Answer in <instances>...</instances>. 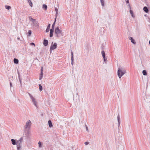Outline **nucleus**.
<instances>
[{
  "label": "nucleus",
  "mask_w": 150,
  "mask_h": 150,
  "mask_svg": "<svg viewBox=\"0 0 150 150\" xmlns=\"http://www.w3.org/2000/svg\"><path fill=\"white\" fill-rule=\"evenodd\" d=\"M23 141V137H22L16 141V145L17 150H21Z\"/></svg>",
  "instance_id": "1"
},
{
  "label": "nucleus",
  "mask_w": 150,
  "mask_h": 150,
  "mask_svg": "<svg viewBox=\"0 0 150 150\" xmlns=\"http://www.w3.org/2000/svg\"><path fill=\"white\" fill-rule=\"evenodd\" d=\"M126 72V70L123 68H118L117 75L120 78Z\"/></svg>",
  "instance_id": "2"
},
{
  "label": "nucleus",
  "mask_w": 150,
  "mask_h": 150,
  "mask_svg": "<svg viewBox=\"0 0 150 150\" xmlns=\"http://www.w3.org/2000/svg\"><path fill=\"white\" fill-rule=\"evenodd\" d=\"M29 20L32 22V25L35 27H38V22L35 19H33L31 16H30L29 17Z\"/></svg>",
  "instance_id": "3"
},
{
  "label": "nucleus",
  "mask_w": 150,
  "mask_h": 150,
  "mask_svg": "<svg viewBox=\"0 0 150 150\" xmlns=\"http://www.w3.org/2000/svg\"><path fill=\"white\" fill-rule=\"evenodd\" d=\"M55 33L57 37H59L61 36L60 34H62V31L59 29L58 27L55 28Z\"/></svg>",
  "instance_id": "4"
},
{
  "label": "nucleus",
  "mask_w": 150,
  "mask_h": 150,
  "mask_svg": "<svg viewBox=\"0 0 150 150\" xmlns=\"http://www.w3.org/2000/svg\"><path fill=\"white\" fill-rule=\"evenodd\" d=\"M31 124V121L29 120H28L26 122L25 126L24 127L25 129H29L30 127Z\"/></svg>",
  "instance_id": "5"
},
{
  "label": "nucleus",
  "mask_w": 150,
  "mask_h": 150,
  "mask_svg": "<svg viewBox=\"0 0 150 150\" xmlns=\"http://www.w3.org/2000/svg\"><path fill=\"white\" fill-rule=\"evenodd\" d=\"M29 96L32 100V101L34 104V105L36 107H37V102L36 100H35V98L33 97L29 93Z\"/></svg>",
  "instance_id": "6"
},
{
  "label": "nucleus",
  "mask_w": 150,
  "mask_h": 150,
  "mask_svg": "<svg viewBox=\"0 0 150 150\" xmlns=\"http://www.w3.org/2000/svg\"><path fill=\"white\" fill-rule=\"evenodd\" d=\"M57 43H55L54 44H53V42H52V44L50 47V50H54L55 49L57 48Z\"/></svg>",
  "instance_id": "7"
},
{
  "label": "nucleus",
  "mask_w": 150,
  "mask_h": 150,
  "mask_svg": "<svg viewBox=\"0 0 150 150\" xmlns=\"http://www.w3.org/2000/svg\"><path fill=\"white\" fill-rule=\"evenodd\" d=\"M25 134L27 137H28L30 134V132L28 130L25 129Z\"/></svg>",
  "instance_id": "8"
},
{
  "label": "nucleus",
  "mask_w": 150,
  "mask_h": 150,
  "mask_svg": "<svg viewBox=\"0 0 150 150\" xmlns=\"http://www.w3.org/2000/svg\"><path fill=\"white\" fill-rule=\"evenodd\" d=\"M128 38L129 40H131V42H132L134 44H136V42L133 39V38L131 37H128Z\"/></svg>",
  "instance_id": "9"
},
{
  "label": "nucleus",
  "mask_w": 150,
  "mask_h": 150,
  "mask_svg": "<svg viewBox=\"0 0 150 150\" xmlns=\"http://www.w3.org/2000/svg\"><path fill=\"white\" fill-rule=\"evenodd\" d=\"M117 119L118 121V127H119L120 125V116L119 114H118L117 117Z\"/></svg>",
  "instance_id": "10"
},
{
  "label": "nucleus",
  "mask_w": 150,
  "mask_h": 150,
  "mask_svg": "<svg viewBox=\"0 0 150 150\" xmlns=\"http://www.w3.org/2000/svg\"><path fill=\"white\" fill-rule=\"evenodd\" d=\"M48 41L46 40H44L43 41V44L45 46H46L48 44Z\"/></svg>",
  "instance_id": "11"
},
{
  "label": "nucleus",
  "mask_w": 150,
  "mask_h": 150,
  "mask_svg": "<svg viewBox=\"0 0 150 150\" xmlns=\"http://www.w3.org/2000/svg\"><path fill=\"white\" fill-rule=\"evenodd\" d=\"M12 144L13 145H15L16 144V141L15 140L12 139L11 140Z\"/></svg>",
  "instance_id": "12"
},
{
  "label": "nucleus",
  "mask_w": 150,
  "mask_h": 150,
  "mask_svg": "<svg viewBox=\"0 0 150 150\" xmlns=\"http://www.w3.org/2000/svg\"><path fill=\"white\" fill-rule=\"evenodd\" d=\"M50 24H49L47 26V28L46 30V32L47 33V32H48L49 31V30H50Z\"/></svg>",
  "instance_id": "13"
},
{
  "label": "nucleus",
  "mask_w": 150,
  "mask_h": 150,
  "mask_svg": "<svg viewBox=\"0 0 150 150\" xmlns=\"http://www.w3.org/2000/svg\"><path fill=\"white\" fill-rule=\"evenodd\" d=\"M143 10L146 13L149 12V10L146 6H145L144 7Z\"/></svg>",
  "instance_id": "14"
},
{
  "label": "nucleus",
  "mask_w": 150,
  "mask_h": 150,
  "mask_svg": "<svg viewBox=\"0 0 150 150\" xmlns=\"http://www.w3.org/2000/svg\"><path fill=\"white\" fill-rule=\"evenodd\" d=\"M13 62L15 64H17L18 63V60L16 58H14L13 59Z\"/></svg>",
  "instance_id": "15"
},
{
  "label": "nucleus",
  "mask_w": 150,
  "mask_h": 150,
  "mask_svg": "<svg viewBox=\"0 0 150 150\" xmlns=\"http://www.w3.org/2000/svg\"><path fill=\"white\" fill-rule=\"evenodd\" d=\"M48 125L50 127H52V122L51 120H49L48 121Z\"/></svg>",
  "instance_id": "16"
},
{
  "label": "nucleus",
  "mask_w": 150,
  "mask_h": 150,
  "mask_svg": "<svg viewBox=\"0 0 150 150\" xmlns=\"http://www.w3.org/2000/svg\"><path fill=\"white\" fill-rule=\"evenodd\" d=\"M130 13L131 15V16L132 18H135V16L134 15L132 11L131 10H130Z\"/></svg>",
  "instance_id": "17"
},
{
  "label": "nucleus",
  "mask_w": 150,
  "mask_h": 150,
  "mask_svg": "<svg viewBox=\"0 0 150 150\" xmlns=\"http://www.w3.org/2000/svg\"><path fill=\"white\" fill-rule=\"evenodd\" d=\"M42 8L44 9L45 10H46L47 8V6L46 5L44 4L42 6Z\"/></svg>",
  "instance_id": "18"
},
{
  "label": "nucleus",
  "mask_w": 150,
  "mask_h": 150,
  "mask_svg": "<svg viewBox=\"0 0 150 150\" xmlns=\"http://www.w3.org/2000/svg\"><path fill=\"white\" fill-rule=\"evenodd\" d=\"M28 1L29 4L30 6L31 7H32L33 4L31 1V0H28Z\"/></svg>",
  "instance_id": "19"
},
{
  "label": "nucleus",
  "mask_w": 150,
  "mask_h": 150,
  "mask_svg": "<svg viewBox=\"0 0 150 150\" xmlns=\"http://www.w3.org/2000/svg\"><path fill=\"white\" fill-rule=\"evenodd\" d=\"M43 73L41 72L40 74V76L39 78V79L40 80H41L42 79L43 76Z\"/></svg>",
  "instance_id": "20"
},
{
  "label": "nucleus",
  "mask_w": 150,
  "mask_h": 150,
  "mask_svg": "<svg viewBox=\"0 0 150 150\" xmlns=\"http://www.w3.org/2000/svg\"><path fill=\"white\" fill-rule=\"evenodd\" d=\"M39 90L40 91H41L42 90V87L40 84H39Z\"/></svg>",
  "instance_id": "21"
},
{
  "label": "nucleus",
  "mask_w": 150,
  "mask_h": 150,
  "mask_svg": "<svg viewBox=\"0 0 150 150\" xmlns=\"http://www.w3.org/2000/svg\"><path fill=\"white\" fill-rule=\"evenodd\" d=\"M142 73L144 75H146L147 74V72L145 70H144L143 71Z\"/></svg>",
  "instance_id": "22"
},
{
  "label": "nucleus",
  "mask_w": 150,
  "mask_h": 150,
  "mask_svg": "<svg viewBox=\"0 0 150 150\" xmlns=\"http://www.w3.org/2000/svg\"><path fill=\"white\" fill-rule=\"evenodd\" d=\"M101 54L103 57H105V54L104 51L103 50L101 52Z\"/></svg>",
  "instance_id": "23"
},
{
  "label": "nucleus",
  "mask_w": 150,
  "mask_h": 150,
  "mask_svg": "<svg viewBox=\"0 0 150 150\" xmlns=\"http://www.w3.org/2000/svg\"><path fill=\"white\" fill-rule=\"evenodd\" d=\"M56 18H55L54 22L52 24V28L53 29H54V26L55 22H56Z\"/></svg>",
  "instance_id": "24"
},
{
  "label": "nucleus",
  "mask_w": 150,
  "mask_h": 150,
  "mask_svg": "<svg viewBox=\"0 0 150 150\" xmlns=\"http://www.w3.org/2000/svg\"><path fill=\"white\" fill-rule=\"evenodd\" d=\"M5 8L9 10L11 9V7L10 6H5Z\"/></svg>",
  "instance_id": "25"
},
{
  "label": "nucleus",
  "mask_w": 150,
  "mask_h": 150,
  "mask_svg": "<svg viewBox=\"0 0 150 150\" xmlns=\"http://www.w3.org/2000/svg\"><path fill=\"white\" fill-rule=\"evenodd\" d=\"M101 4L103 6H104V0H100Z\"/></svg>",
  "instance_id": "26"
},
{
  "label": "nucleus",
  "mask_w": 150,
  "mask_h": 150,
  "mask_svg": "<svg viewBox=\"0 0 150 150\" xmlns=\"http://www.w3.org/2000/svg\"><path fill=\"white\" fill-rule=\"evenodd\" d=\"M71 59H74V56H73V52H71Z\"/></svg>",
  "instance_id": "27"
},
{
  "label": "nucleus",
  "mask_w": 150,
  "mask_h": 150,
  "mask_svg": "<svg viewBox=\"0 0 150 150\" xmlns=\"http://www.w3.org/2000/svg\"><path fill=\"white\" fill-rule=\"evenodd\" d=\"M38 144H39V147H42V144L41 142H38Z\"/></svg>",
  "instance_id": "28"
},
{
  "label": "nucleus",
  "mask_w": 150,
  "mask_h": 150,
  "mask_svg": "<svg viewBox=\"0 0 150 150\" xmlns=\"http://www.w3.org/2000/svg\"><path fill=\"white\" fill-rule=\"evenodd\" d=\"M71 64L73 65L74 63V59H71Z\"/></svg>",
  "instance_id": "29"
},
{
  "label": "nucleus",
  "mask_w": 150,
  "mask_h": 150,
  "mask_svg": "<svg viewBox=\"0 0 150 150\" xmlns=\"http://www.w3.org/2000/svg\"><path fill=\"white\" fill-rule=\"evenodd\" d=\"M54 29H53L52 28L50 30V32L53 33L54 32Z\"/></svg>",
  "instance_id": "30"
},
{
  "label": "nucleus",
  "mask_w": 150,
  "mask_h": 150,
  "mask_svg": "<svg viewBox=\"0 0 150 150\" xmlns=\"http://www.w3.org/2000/svg\"><path fill=\"white\" fill-rule=\"evenodd\" d=\"M53 33H50V37H52L53 36Z\"/></svg>",
  "instance_id": "31"
},
{
  "label": "nucleus",
  "mask_w": 150,
  "mask_h": 150,
  "mask_svg": "<svg viewBox=\"0 0 150 150\" xmlns=\"http://www.w3.org/2000/svg\"><path fill=\"white\" fill-rule=\"evenodd\" d=\"M86 131L88 132H89V130H88V127L86 125Z\"/></svg>",
  "instance_id": "32"
},
{
  "label": "nucleus",
  "mask_w": 150,
  "mask_h": 150,
  "mask_svg": "<svg viewBox=\"0 0 150 150\" xmlns=\"http://www.w3.org/2000/svg\"><path fill=\"white\" fill-rule=\"evenodd\" d=\"M31 34V30H30L28 31V34L29 35H30Z\"/></svg>",
  "instance_id": "33"
},
{
  "label": "nucleus",
  "mask_w": 150,
  "mask_h": 150,
  "mask_svg": "<svg viewBox=\"0 0 150 150\" xmlns=\"http://www.w3.org/2000/svg\"><path fill=\"white\" fill-rule=\"evenodd\" d=\"M84 144L86 145H88L89 144V142H85Z\"/></svg>",
  "instance_id": "34"
},
{
  "label": "nucleus",
  "mask_w": 150,
  "mask_h": 150,
  "mask_svg": "<svg viewBox=\"0 0 150 150\" xmlns=\"http://www.w3.org/2000/svg\"><path fill=\"white\" fill-rule=\"evenodd\" d=\"M58 11V9L57 8L55 7V11L56 12H57Z\"/></svg>",
  "instance_id": "35"
},
{
  "label": "nucleus",
  "mask_w": 150,
  "mask_h": 150,
  "mask_svg": "<svg viewBox=\"0 0 150 150\" xmlns=\"http://www.w3.org/2000/svg\"><path fill=\"white\" fill-rule=\"evenodd\" d=\"M103 58L104 62H105L107 60V59L105 58V57H103Z\"/></svg>",
  "instance_id": "36"
},
{
  "label": "nucleus",
  "mask_w": 150,
  "mask_h": 150,
  "mask_svg": "<svg viewBox=\"0 0 150 150\" xmlns=\"http://www.w3.org/2000/svg\"><path fill=\"white\" fill-rule=\"evenodd\" d=\"M43 68L42 67H41V72L43 73Z\"/></svg>",
  "instance_id": "37"
},
{
  "label": "nucleus",
  "mask_w": 150,
  "mask_h": 150,
  "mask_svg": "<svg viewBox=\"0 0 150 150\" xmlns=\"http://www.w3.org/2000/svg\"><path fill=\"white\" fill-rule=\"evenodd\" d=\"M10 88H11V87H12V83H11V82H10Z\"/></svg>",
  "instance_id": "38"
},
{
  "label": "nucleus",
  "mask_w": 150,
  "mask_h": 150,
  "mask_svg": "<svg viewBox=\"0 0 150 150\" xmlns=\"http://www.w3.org/2000/svg\"><path fill=\"white\" fill-rule=\"evenodd\" d=\"M30 44L31 45H34V46H35V44L34 43L32 42L30 43Z\"/></svg>",
  "instance_id": "39"
},
{
  "label": "nucleus",
  "mask_w": 150,
  "mask_h": 150,
  "mask_svg": "<svg viewBox=\"0 0 150 150\" xmlns=\"http://www.w3.org/2000/svg\"><path fill=\"white\" fill-rule=\"evenodd\" d=\"M126 1V3H129V1L128 0H127L125 1Z\"/></svg>",
  "instance_id": "40"
},
{
  "label": "nucleus",
  "mask_w": 150,
  "mask_h": 150,
  "mask_svg": "<svg viewBox=\"0 0 150 150\" xmlns=\"http://www.w3.org/2000/svg\"><path fill=\"white\" fill-rule=\"evenodd\" d=\"M58 11L57 12H56V18H57V15H58Z\"/></svg>",
  "instance_id": "41"
},
{
  "label": "nucleus",
  "mask_w": 150,
  "mask_h": 150,
  "mask_svg": "<svg viewBox=\"0 0 150 150\" xmlns=\"http://www.w3.org/2000/svg\"><path fill=\"white\" fill-rule=\"evenodd\" d=\"M19 81H20V83H21V79H20V78H19Z\"/></svg>",
  "instance_id": "42"
},
{
  "label": "nucleus",
  "mask_w": 150,
  "mask_h": 150,
  "mask_svg": "<svg viewBox=\"0 0 150 150\" xmlns=\"http://www.w3.org/2000/svg\"><path fill=\"white\" fill-rule=\"evenodd\" d=\"M129 8L131 9V7L129 5Z\"/></svg>",
  "instance_id": "43"
},
{
  "label": "nucleus",
  "mask_w": 150,
  "mask_h": 150,
  "mask_svg": "<svg viewBox=\"0 0 150 150\" xmlns=\"http://www.w3.org/2000/svg\"><path fill=\"white\" fill-rule=\"evenodd\" d=\"M149 44L150 45V40L149 41Z\"/></svg>",
  "instance_id": "44"
},
{
  "label": "nucleus",
  "mask_w": 150,
  "mask_h": 150,
  "mask_svg": "<svg viewBox=\"0 0 150 150\" xmlns=\"http://www.w3.org/2000/svg\"><path fill=\"white\" fill-rule=\"evenodd\" d=\"M18 39H19V38H18Z\"/></svg>",
  "instance_id": "45"
},
{
  "label": "nucleus",
  "mask_w": 150,
  "mask_h": 150,
  "mask_svg": "<svg viewBox=\"0 0 150 150\" xmlns=\"http://www.w3.org/2000/svg\"><path fill=\"white\" fill-rule=\"evenodd\" d=\"M149 22H150V21H149Z\"/></svg>",
  "instance_id": "46"
}]
</instances>
